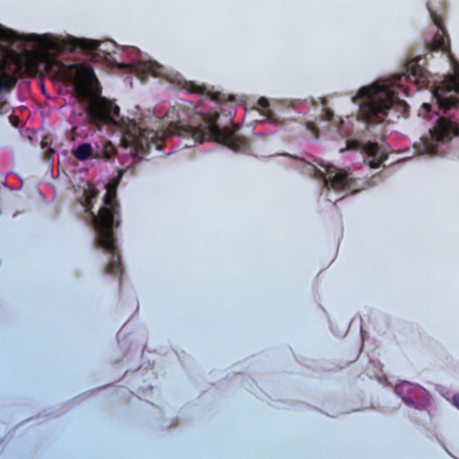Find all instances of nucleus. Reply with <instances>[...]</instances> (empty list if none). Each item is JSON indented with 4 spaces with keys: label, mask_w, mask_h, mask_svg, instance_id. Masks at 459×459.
<instances>
[{
    "label": "nucleus",
    "mask_w": 459,
    "mask_h": 459,
    "mask_svg": "<svg viewBox=\"0 0 459 459\" xmlns=\"http://www.w3.org/2000/svg\"><path fill=\"white\" fill-rule=\"evenodd\" d=\"M122 173L123 170H120L119 177L106 186L103 205L100 207L98 214L92 212V200L98 195V190L92 185L88 184L87 188L84 189L82 202L85 211L91 214V222L96 232L97 242L103 249L109 252L111 255L108 270L110 273L114 274L120 272V259L116 253L113 228L118 223L117 218V204L116 201V188Z\"/></svg>",
    "instance_id": "3"
},
{
    "label": "nucleus",
    "mask_w": 459,
    "mask_h": 459,
    "mask_svg": "<svg viewBox=\"0 0 459 459\" xmlns=\"http://www.w3.org/2000/svg\"><path fill=\"white\" fill-rule=\"evenodd\" d=\"M322 169H318L317 167L314 166L315 171L316 174L324 178L325 181V186L329 191L330 189L333 190H344V191H350L351 189V183H350V178L348 177V174L342 170L335 168L334 166L325 164V163H318Z\"/></svg>",
    "instance_id": "6"
},
{
    "label": "nucleus",
    "mask_w": 459,
    "mask_h": 459,
    "mask_svg": "<svg viewBox=\"0 0 459 459\" xmlns=\"http://www.w3.org/2000/svg\"><path fill=\"white\" fill-rule=\"evenodd\" d=\"M131 52H132V54H134H134H136V53H137V50H136L135 48H132V49H131Z\"/></svg>",
    "instance_id": "21"
},
{
    "label": "nucleus",
    "mask_w": 459,
    "mask_h": 459,
    "mask_svg": "<svg viewBox=\"0 0 459 459\" xmlns=\"http://www.w3.org/2000/svg\"><path fill=\"white\" fill-rule=\"evenodd\" d=\"M426 59L417 56L407 64V74L381 79L361 87L352 97L353 103L359 106L358 119L368 125L385 121L390 108L401 106L405 108L403 97L408 95L407 82L419 88L429 85V75L424 69Z\"/></svg>",
    "instance_id": "2"
},
{
    "label": "nucleus",
    "mask_w": 459,
    "mask_h": 459,
    "mask_svg": "<svg viewBox=\"0 0 459 459\" xmlns=\"http://www.w3.org/2000/svg\"><path fill=\"white\" fill-rule=\"evenodd\" d=\"M363 150L368 154V164L371 168H377L386 158V151L377 143H368L363 145Z\"/></svg>",
    "instance_id": "8"
},
{
    "label": "nucleus",
    "mask_w": 459,
    "mask_h": 459,
    "mask_svg": "<svg viewBox=\"0 0 459 459\" xmlns=\"http://www.w3.org/2000/svg\"><path fill=\"white\" fill-rule=\"evenodd\" d=\"M10 119H11V122L16 126V119L14 120V118L13 117H10Z\"/></svg>",
    "instance_id": "20"
},
{
    "label": "nucleus",
    "mask_w": 459,
    "mask_h": 459,
    "mask_svg": "<svg viewBox=\"0 0 459 459\" xmlns=\"http://www.w3.org/2000/svg\"><path fill=\"white\" fill-rule=\"evenodd\" d=\"M127 67L130 68V71L134 73L137 76L143 77L144 75L152 74L155 77H164L169 81L174 82L176 83H181L180 79L173 78L163 67L162 65L153 63L152 61L146 60L143 56H139V58L133 59L132 63L126 65Z\"/></svg>",
    "instance_id": "7"
},
{
    "label": "nucleus",
    "mask_w": 459,
    "mask_h": 459,
    "mask_svg": "<svg viewBox=\"0 0 459 459\" xmlns=\"http://www.w3.org/2000/svg\"><path fill=\"white\" fill-rule=\"evenodd\" d=\"M73 153L80 160L97 157V154H94L93 149L89 143H82L79 145L75 150H74Z\"/></svg>",
    "instance_id": "9"
},
{
    "label": "nucleus",
    "mask_w": 459,
    "mask_h": 459,
    "mask_svg": "<svg viewBox=\"0 0 459 459\" xmlns=\"http://www.w3.org/2000/svg\"><path fill=\"white\" fill-rule=\"evenodd\" d=\"M433 22L438 28L433 43L432 48L434 50L443 51L446 59L449 61L453 73L447 74L445 79L437 86L434 87L433 96L437 101V106L446 110L451 108L456 107L458 103L457 95L459 94V62L451 55L448 46V39L445 31L441 28V24L437 15L434 14L429 8Z\"/></svg>",
    "instance_id": "4"
},
{
    "label": "nucleus",
    "mask_w": 459,
    "mask_h": 459,
    "mask_svg": "<svg viewBox=\"0 0 459 459\" xmlns=\"http://www.w3.org/2000/svg\"><path fill=\"white\" fill-rule=\"evenodd\" d=\"M212 99L214 100H219V96L217 94L212 95Z\"/></svg>",
    "instance_id": "19"
},
{
    "label": "nucleus",
    "mask_w": 459,
    "mask_h": 459,
    "mask_svg": "<svg viewBox=\"0 0 459 459\" xmlns=\"http://www.w3.org/2000/svg\"><path fill=\"white\" fill-rule=\"evenodd\" d=\"M453 403L459 409V395H455L453 399Z\"/></svg>",
    "instance_id": "17"
},
{
    "label": "nucleus",
    "mask_w": 459,
    "mask_h": 459,
    "mask_svg": "<svg viewBox=\"0 0 459 459\" xmlns=\"http://www.w3.org/2000/svg\"><path fill=\"white\" fill-rule=\"evenodd\" d=\"M360 144L358 142L349 141L347 144L348 149H357L359 148Z\"/></svg>",
    "instance_id": "15"
},
{
    "label": "nucleus",
    "mask_w": 459,
    "mask_h": 459,
    "mask_svg": "<svg viewBox=\"0 0 459 459\" xmlns=\"http://www.w3.org/2000/svg\"><path fill=\"white\" fill-rule=\"evenodd\" d=\"M324 117L325 120H332L333 118V113L330 109L325 108Z\"/></svg>",
    "instance_id": "14"
},
{
    "label": "nucleus",
    "mask_w": 459,
    "mask_h": 459,
    "mask_svg": "<svg viewBox=\"0 0 459 459\" xmlns=\"http://www.w3.org/2000/svg\"><path fill=\"white\" fill-rule=\"evenodd\" d=\"M333 123L335 126H341V125H342V124H343V120L340 117V118H338V119H334V120L333 121Z\"/></svg>",
    "instance_id": "18"
},
{
    "label": "nucleus",
    "mask_w": 459,
    "mask_h": 459,
    "mask_svg": "<svg viewBox=\"0 0 459 459\" xmlns=\"http://www.w3.org/2000/svg\"><path fill=\"white\" fill-rule=\"evenodd\" d=\"M430 105L428 103H424L420 110V116L426 117L427 114L429 112Z\"/></svg>",
    "instance_id": "13"
},
{
    "label": "nucleus",
    "mask_w": 459,
    "mask_h": 459,
    "mask_svg": "<svg viewBox=\"0 0 459 459\" xmlns=\"http://www.w3.org/2000/svg\"><path fill=\"white\" fill-rule=\"evenodd\" d=\"M307 128H308V130H310V131H311V133H312L315 136H316V135H317V134H316V126H315L313 123H308V124H307Z\"/></svg>",
    "instance_id": "16"
},
{
    "label": "nucleus",
    "mask_w": 459,
    "mask_h": 459,
    "mask_svg": "<svg viewBox=\"0 0 459 459\" xmlns=\"http://www.w3.org/2000/svg\"><path fill=\"white\" fill-rule=\"evenodd\" d=\"M115 147L111 143H106L103 146L102 154L105 158L110 159L115 153Z\"/></svg>",
    "instance_id": "12"
},
{
    "label": "nucleus",
    "mask_w": 459,
    "mask_h": 459,
    "mask_svg": "<svg viewBox=\"0 0 459 459\" xmlns=\"http://www.w3.org/2000/svg\"><path fill=\"white\" fill-rule=\"evenodd\" d=\"M185 88L187 91H189L199 92V93H202V94H204V91H205V88L204 87L199 86V85H195L192 82H185Z\"/></svg>",
    "instance_id": "11"
},
{
    "label": "nucleus",
    "mask_w": 459,
    "mask_h": 459,
    "mask_svg": "<svg viewBox=\"0 0 459 459\" xmlns=\"http://www.w3.org/2000/svg\"><path fill=\"white\" fill-rule=\"evenodd\" d=\"M341 130L342 134H347V132H345L343 128H342Z\"/></svg>",
    "instance_id": "22"
},
{
    "label": "nucleus",
    "mask_w": 459,
    "mask_h": 459,
    "mask_svg": "<svg viewBox=\"0 0 459 459\" xmlns=\"http://www.w3.org/2000/svg\"><path fill=\"white\" fill-rule=\"evenodd\" d=\"M455 135H459V124L439 117L429 130V136L422 137L420 142L415 144V148L420 154H439L443 145Z\"/></svg>",
    "instance_id": "5"
},
{
    "label": "nucleus",
    "mask_w": 459,
    "mask_h": 459,
    "mask_svg": "<svg viewBox=\"0 0 459 459\" xmlns=\"http://www.w3.org/2000/svg\"><path fill=\"white\" fill-rule=\"evenodd\" d=\"M258 106L260 107L261 113L266 118L270 120H273V114L270 109H268V100L265 98H261L258 100Z\"/></svg>",
    "instance_id": "10"
},
{
    "label": "nucleus",
    "mask_w": 459,
    "mask_h": 459,
    "mask_svg": "<svg viewBox=\"0 0 459 459\" xmlns=\"http://www.w3.org/2000/svg\"><path fill=\"white\" fill-rule=\"evenodd\" d=\"M111 41L76 39L52 34H20L0 25V90L12 88L18 74L47 73L53 79L69 82L79 101L85 107L91 123L100 129L108 126L121 134V145L132 160H137V125L119 116L112 101L100 97L92 69L83 64L64 65L55 54L81 48L109 51Z\"/></svg>",
    "instance_id": "1"
}]
</instances>
